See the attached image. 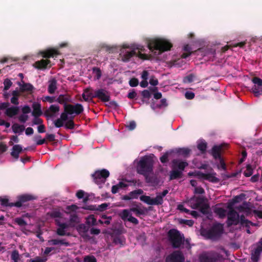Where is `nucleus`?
<instances>
[{
  "mask_svg": "<svg viewBox=\"0 0 262 262\" xmlns=\"http://www.w3.org/2000/svg\"><path fill=\"white\" fill-rule=\"evenodd\" d=\"M244 197L245 196L243 194L235 196L231 202L228 203L227 206L222 204L216 205L214 209L215 213L220 217H224L226 214L227 210L225 209L226 208L229 212L228 214V224L229 225L237 224L239 222H241L242 224H244L246 221L243 217L239 219V215L234 211L233 209L239 208V206L236 204L237 203H242Z\"/></svg>",
  "mask_w": 262,
  "mask_h": 262,
  "instance_id": "obj_1",
  "label": "nucleus"
},
{
  "mask_svg": "<svg viewBox=\"0 0 262 262\" xmlns=\"http://www.w3.org/2000/svg\"><path fill=\"white\" fill-rule=\"evenodd\" d=\"M187 165L188 164L185 162L180 160H174L172 166L173 170L170 173V179H175L180 177L182 171Z\"/></svg>",
  "mask_w": 262,
  "mask_h": 262,
  "instance_id": "obj_8",
  "label": "nucleus"
},
{
  "mask_svg": "<svg viewBox=\"0 0 262 262\" xmlns=\"http://www.w3.org/2000/svg\"><path fill=\"white\" fill-rule=\"evenodd\" d=\"M183 50H184V51L185 52H186V53H184L182 54V57L183 58H187L188 56H189L191 54V48H190V47H189V45H185L184 47Z\"/></svg>",
  "mask_w": 262,
  "mask_h": 262,
  "instance_id": "obj_33",
  "label": "nucleus"
},
{
  "mask_svg": "<svg viewBox=\"0 0 262 262\" xmlns=\"http://www.w3.org/2000/svg\"><path fill=\"white\" fill-rule=\"evenodd\" d=\"M109 175L110 172L108 170L102 169L96 171L93 175V177H94L95 182L99 185L104 183Z\"/></svg>",
  "mask_w": 262,
  "mask_h": 262,
  "instance_id": "obj_12",
  "label": "nucleus"
},
{
  "mask_svg": "<svg viewBox=\"0 0 262 262\" xmlns=\"http://www.w3.org/2000/svg\"><path fill=\"white\" fill-rule=\"evenodd\" d=\"M194 192L195 193L202 194L204 192V190L201 187H196L194 189Z\"/></svg>",
  "mask_w": 262,
  "mask_h": 262,
  "instance_id": "obj_62",
  "label": "nucleus"
},
{
  "mask_svg": "<svg viewBox=\"0 0 262 262\" xmlns=\"http://www.w3.org/2000/svg\"><path fill=\"white\" fill-rule=\"evenodd\" d=\"M12 84V83L10 80H5L4 82V90H8L11 87Z\"/></svg>",
  "mask_w": 262,
  "mask_h": 262,
  "instance_id": "obj_45",
  "label": "nucleus"
},
{
  "mask_svg": "<svg viewBox=\"0 0 262 262\" xmlns=\"http://www.w3.org/2000/svg\"><path fill=\"white\" fill-rule=\"evenodd\" d=\"M194 76L193 75H189L185 77L184 79L185 82H190L193 81Z\"/></svg>",
  "mask_w": 262,
  "mask_h": 262,
  "instance_id": "obj_54",
  "label": "nucleus"
},
{
  "mask_svg": "<svg viewBox=\"0 0 262 262\" xmlns=\"http://www.w3.org/2000/svg\"><path fill=\"white\" fill-rule=\"evenodd\" d=\"M114 243L117 245H123L124 243V240L119 237H116L114 239Z\"/></svg>",
  "mask_w": 262,
  "mask_h": 262,
  "instance_id": "obj_52",
  "label": "nucleus"
},
{
  "mask_svg": "<svg viewBox=\"0 0 262 262\" xmlns=\"http://www.w3.org/2000/svg\"><path fill=\"white\" fill-rule=\"evenodd\" d=\"M83 111V107L81 104H76L73 105H66L64 106V112L62 113L60 118L65 122L68 121L66 125L67 127L72 128L73 127L74 123L71 120H68V115H77L81 113Z\"/></svg>",
  "mask_w": 262,
  "mask_h": 262,
  "instance_id": "obj_5",
  "label": "nucleus"
},
{
  "mask_svg": "<svg viewBox=\"0 0 262 262\" xmlns=\"http://www.w3.org/2000/svg\"><path fill=\"white\" fill-rule=\"evenodd\" d=\"M64 123V122L60 118L55 121V125L56 126L59 127L63 126Z\"/></svg>",
  "mask_w": 262,
  "mask_h": 262,
  "instance_id": "obj_48",
  "label": "nucleus"
},
{
  "mask_svg": "<svg viewBox=\"0 0 262 262\" xmlns=\"http://www.w3.org/2000/svg\"><path fill=\"white\" fill-rule=\"evenodd\" d=\"M223 232V225L221 224H216L213 227L210 231L208 237L212 239H215L220 236Z\"/></svg>",
  "mask_w": 262,
  "mask_h": 262,
  "instance_id": "obj_17",
  "label": "nucleus"
},
{
  "mask_svg": "<svg viewBox=\"0 0 262 262\" xmlns=\"http://www.w3.org/2000/svg\"><path fill=\"white\" fill-rule=\"evenodd\" d=\"M262 251V238L259 242L253 246L251 254V260L252 262H257L259 256Z\"/></svg>",
  "mask_w": 262,
  "mask_h": 262,
  "instance_id": "obj_16",
  "label": "nucleus"
},
{
  "mask_svg": "<svg viewBox=\"0 0 262 262\" xmlns=\"http://www.w3.org/2000/svg\"><path fill=\"white\" fill-rule=\"evenodd\" d=\"M252 82L254 84L251 89L252 92L257 97L262 94V80L257 77H254L252 79Z\"/></svg>",
  "mask_w": 262,
  "mask_h": 262,
  "instance_id": "obj_15",
  "label": "nucleus"
},
{
  "mask_svg": "<svg viewBox=\"0 0 262 262\" xmlns=\"http://www.w3.org/2000/svg\"><path fill=\"white\" fill-rule=\"evenodd\" d=\"M76 196L79 199L82 198L83 197V196H84V192L83 191H82V190H79L76 193Z\"/></svg>",
  "mask_w": 262,
  "mask_h": 262,
  "instance_id": "obj_63",
  "label": "nucleus"
},
{
  "mask_svg": "<svg viewBox=\"0 0 262 262\" xmlns=\"http://www.w3.org/2000/svg\"><path fill=\"white\" fill-rule=\"evenodd\" d=\"M83 262H97V260L94 256L88 255L84 257Z\"/></svg>",
  "mask_w": 262,
  "mask_h": 262,
  "instance_id": "obj_41",
  "label": "nucleus"
},
{
  "mask_svg": "<svg viewBox=\"0 0 262 262\" xmlns=\"http://www.w3.org/2000/svg\"><path fill=\"white\" fill-rule=\"evenodd\" d=\"M34 133V130L31 127H28L26 128L25 133L27 135H32Z\"/></svg>",
  "mask_w": 262,
  "mask_h": 262,
  "instance_id": "obj_56",
  "label": "nucleus"
},
{
  "mask_svg": "<svg viewBox=\"0 0 262 262\" xmlns=\"http://www.w3.org/2000/svg\"><path fill=\"white\" fill-rule=\"evenodd\" d=\"M47 258H42L39 257H36L34 259H30L29 262H45Z\"/></svg>",
  "mask_w": 262,
  "mask_h": 262,
  "instance_id": "obj_46",
  "label": "nucleus"
},
{
  "mask_svg": "<svg viewBox=\"0 0 262 262\" xmlns=\"http://www.w3.org/2000/svg\"><path fill=\"white\" fill-rule=\"evenodd\" d=\"M93 75L95 79H98L101 77L100 70L98 68L93 69Z\"/></svg>",
  "mask_w": 262,
  "mask_h": 262,
  "instance_id": "obj_37",
  "label": "nucleus"
},
{
  "mask_svg": "<svg viewBox=\"0 0 262 262\" xmlns=\"http://www.w3.org/2000/svg\"><path fill=\"white\" fill-rule=\"evenodd\" d=\"M11 259L14 262H18L19 259V255L18 252L16 251H14L11 254Z\"/></svg>",
  "mask_w": 262,
  "mask_h": 262,
  "instance_id": "obj_40",
  "label": "nucleus"
},
{
  "mask_svg": "<svg viewBox=\"0 0 262 262\" xmlns=\"http://www.w3.org/2000/svg\"><path fill=\"white\" fill-rule=\"evenodd\" d=\"M77 209H78V207L75 205H72L71 206H68L67 207V211H66V213H67V214L72 213V212H75Z\"/></svg>",
  "mask_w": 262,
  "mask_h": 262,
  "instance_id": "obj_38",
  "label": "nucleus"
},
{
  "mask_svg": "<svg viewBox=\"0 0 262 262\" xmlns=\"http://www.w3.org/2000/svg\"><path fill=\"white\" fill-rule=\"evenodd\" d=\"M22 147L20 145H14L12 149L11 155L15 158L17 159L19 154L22 151Z\"/></svg>",
  "mask_w": 262,
  "mask_h": 262,
  "instance_id": "obj_26",
  "label": "nucleus"
},
{
  "mask_svg": "<svg viewBox=\"0 0 262 262\" xmlns=\"http://www.w3.org/2000/svg\"><path fill=\"white\" fill-rule=\"evenodd\" d=\"M168 237L172 246L174 248L180 246L184 238L180 232L175 229H171L169 231Z\"/></svg>",
  "mask_w": 262,
  "mask_h": 262,
  "instance_id": "obj_10",
  "label": "nucleus"
},
{
  "mask_svg": "<svg viewBox=\"0 0 262 262\" xmlns=\"http://www.w3.org/2000/svg\"><path fill=\"white\" fill-rule=\"evenodd\" d=\"M56 89V81L54 79H52L49 81V84L48 86V91L50 94L54 93Z\"/></svg>",
  "mask_w": 262,
  "mask_h": 262,
  "instance_id": "obj_29",
  "label": "nucleus"
},
{
  "mask_svg": "<svg viewBox=\"0 0 262 262\" xmlns=\"http://www.w3.org/2000/svg\"><path fill=\"white\" fill-rule=\"evenodd\" d=\"M189 176H194L198 179L205 180L211 182H217L219 179L216 177V173L212 170L209 172H202L200 171H195L194 172L188 173Z\"/></svg>",
  "mask_w": 262,
  "mask_h": 262,
  "instance_id": "obj_9",
  "label": "nucleus"
},
{
  "mask_svg": "<svg viewBox=\"0 0 262 262\" xmlns=\"http://www.w3.org/2000/svg\"><path fill=\"white\" fill-rule=\"evenodd\" d=\"M127 185L124 182H120L118 185H114L112 187V192L113 193H116L119 191L120 189L126 187Z\"/></svg>",
  "mask_w": 262,
  "mask_h": 262,
  "instance_id": "obj_27",
  "label": "nucleus"
},
{
  "mask_svg": "<svg viewBox=\"0 0 262 262\" xmlns=\"http://www.w3.org/2000/svg\"><path fill=\"white\" fill-rule=\"evenodd\" d=\"M142 94L144 98H148L150 97V93L147 90H144Z\"/></svg>",
  "mask_w": 262,
  "mask_h": 262,
  "instance_id": "obj_58",
  "label": "nucleus"
},
{
  "mask_svg": "<svg viewBox=\"0 0 262 262\" xmlns=\"http://www.w3.org/2000/svg\"><path fill=\"white\" fill-rule=\"evenodd\" d=\"M143 193V191L141 190H137L131 192L128 195L123 196V199L125 200L136 199L138 195Z\"/></svg>",
  "mask_w": 262,
  "mask_h": 262,
  "instance_id": "obj_25",
  "label": "nucleus"
},
{
  "mask_svg": "<svg viewBox=\"0 0 262 262\" xmlns=\"http://www.w3.org/2000/svg\"><path fill=\"white\" fill-rule=\"evenodd\" d=\"M128 221L135 224H137L138 223V220L136 218L132 216V215L129 216V217H128Z\"/></svg>",
  "mask_w": 262,
  "mask_h": 262,
  "instance_id": "obj_61",
  "label": "nucleus"
},
{
  "mask_svg": "<svg viewBox=\"0 0 262 262\" xmlns=\"http://www.w3.org/2000/svg\"><path fill=\"white\" fill-rule=\"evenodd\" d=\"M111 221V218L110 217H102V220H100L99 222L102 224H108L110 223Z\"/></svg>",
  "mask_w": 262,
  "mask_h": 262,
  "instance_id": "obj_51",
  "label": "nucleus"
},
{
  "mask_svg": "<svg viewBox=\"0 0 262 262\" xmlns=\"http://www.w3.org/2000/svg\"><path fill=\"white\" fill-rule=\"evenodd\" d=\"M224 145L221 144L219 145L214 146L212 149V155L215 159H218L220 162V164L218 165L219 168L224 169L225 165L224 161L221 158L220 154Z\"/></svg>",
  "mask_w": 262,
  "mask_h": 262,
  "instance_id": "obj_13",
  "label": "nucleus"
},
{
  "mask_svg": "<svg viewBox=\"0 0 262 262\" xmlns=\"http://www.w3.org/2000/svg\"><path fill=\"white\" fill-rule=\"evenodd\" d=\"M172 45L167 40L162 38H153L149 40L148 48L155 55L169 50Z\"/></svg>",
  "mask_w": 262,
  "mask_h": 262,
  "instance_id": "obj_4",
  "label": "nucleus"
},
{
  "mask_svg": "<svg viewBox=\"0 0 262 262\" xmlns=\"http://www.w3.org/2000/svg\"><path fill=\"white\" fill-rule=\"evenodd\" d=\"M22 111L24 114H28L30 112L31 109L28 106H25L23 107Z\"/></svg>",
  "mask_w": 262,
  "mask_h": 262,
  "instance_id": "obj_57",
  "label": "nucleus"
},
{
  "mask_svg": "<svg viewBox=\"0 0 262 262\" xmlns=\"http://www.w3.org/2000/svg\"><path fill=\"white\" fill-rule=\"evenodd\" d=\"M95 97H97L104 101H107L109 100L108 94L104 90H99L96 91L95 93Z\"/></svg>",
  "mask_w": 262,
  "mask_h": 262,
  "instance_id": "obj_21",
  "label": "nucleus"
},
{
  "mask_svg": "<svg viewBox=\"0 0 262 262\" xmlns=\"http://www.w3.org/2000/svg\"><path fill=\"white\" fill-rule=\"evenodd\" d=\"M38 132L40 133H44L45 130V126L43 125H39L37 127Z\"/></svg>",
  "mask_w": 262,
  "mask_h": 262,
  "instance_id": "obj_64",
  "label": "nucleus"
},
{
  "mask_svg": "<svg viewBox=\"0 0 262 262\" xmlns=\"http://www.w3.org/2000/svg\"><path fill=\"white\" fill-rule=\"evenodd\" d=\"M33 198L28 194H25L19 196V201L16 202L14 204H9L8 203V200L6 197L4 198H0V202L1 204L4 206H13L14 205L16 207H20L22 205V203L25 202L28 200H31L33 199Z\"/></svg>",
  "mask_w": 262,
  "mask_h": 262,
  "instance_id": "obj_11",
  "label": "nucleus"
},
{
  "mask_svg": "<svg viewBox=\"0 0 262 262\" xmlns=\"http://www.w3.org/2000/svg\"><path fill=\"white\" fill-rule=\"evenodd\" d=\"M140 199L141 201L149 205H156L162 203V196L160 195H157L154 199L149 196L142 195Z\"/></svg>",
  "mask_w": 262,
  "mask_h": 262,
  "instance_id": "obj_14",
  "label": "nucleus"
},
{
  "mask_svg": "<svg viewBox=\"0 0 262 262\" xmlns=\"http://www.w3.org/2000/svg\"><path fill=\"white\" fill-rule=\"evenodd\" d=\"M95 97V94L92 92V90L90 88L84 90L82 94V98L86 101H91L93 98Z\"/></svg>",
  "mask_w": 262,
  "mask_h": 262,
  "instance_id": "obj_22",
  "label": "nucleus"
},
{
  "mask_svg": "<svg viewBox=\"0 0 262 262\" xmlns=\"http://www.w3.org/2000/svg\"><path fill=\"white\" fill-rule=\"evenodd\" d=\"M186 204L192 208L199 209L203 213H206L209 208L207 200L202 198H192Z\"/></svg>",
  "mask_w": 262,
  "mask_h": 262,
  "instance_id": "obj_6",
  "label": "nucleus"
},
{
  "mask_svg": "<svg viewBox=\"0 0 262 262\" xmlns=\"http://www.w3.org/2000/svg\"><path fill=\"white\" fill-rule=\"evenodd\" d=\"M18 111V109L17 107L13 106L7 108L6 111V114L9 117H12L17 114Z\"/></svg>",
  "mask_w": 262,
  "mask_h": 262,
  "instance_id": "obj_28",
  "label": "nucleus"
},
{
  "mask_svg": "<svg viewBox=\"0 0 262 262\" xmlns=\"http://www.w3.org/2000/svg\"><path fill=\"white\" fill-rule=\"evenodd\" d=\"M184 260L182 253L177 251L168 255L166 258V262H183Z\"/></svg>",
  "mask_w": 262,
  "mask_h": 262,
  "instance_id": "obj_18",
  "label": "nucleus"
},
{
  "mask_svg": "<svg viewBox=\"0 0 262 262\" xmlns=\"http://www.w3.org/2000/svg\"><path fill=\"white\" fill-rule=\"evenodd\" d=\"M52 215L58 226L57 233L59 235H66V230L70 227H75L79 222L77 216L74 215H71L68 224L66 223L64 215L60 212H54Z\"/></svg>",
  "mask_w": 262,
  "mask_h": 262,
  "instance_id": "obj_3",
  "label": "nucleus"
},
{
  "mask_svg": "<svg viewBox=\"0 0 262 262\" xmlns=\"http://www.w3.org/2000/svg\"><path fill=\"white\" fill-rule=\"evenodd\" d=\"M178 209H179L180 210H181L182 211H184L185 212H189V210L188 209H187L186 208H185L184 207V205H183V204L179 205L178 206Z\"/></svg>",
  "mask_w": 262,
  "mask_h": 262,
  "instance_id": "obj_55",
  "label": "nucleus"
},
{
  "mask_svg": "<svg viewBox=\"0 0 262 262\" xmlns=\"http://www.w3.org/2000/svg\"><path fill=\"white\" fill-rule=\"evenodd\" d=\"M137 168L138 172L144 175L147 181L149 182L150 181L148 180L147 176L152 171V169L148 158H142L139 161Z\"/></svg>",
  "mask_w": 262,
  "mask_h": 262,
  "instance_id": "obj_7",
  "label": "nucleus"
},
{
  "mask_svg": "<svg viewBox=\"0 0 262 262\" xmlns=\"http://www.w3.org/2000/svg\"><path fill=\"white\" fill-rule=\"evenodd\" d=\"M42 123V120L38 118V117H35L33 120V124H40Z\"/></svg>",
  "mask_w": 262,
  "mask_h": 262,
  "instance_id": "obj_59",
  "label": "nucleus"
},
{
  "mask_svg": "<svg viewBox=\"0 0 262 262\" xmlns=\"http://www.w3.org/2000/svg\"><path fill=\"white\" fill-rule=\"evenodd\" d=\"M49 243L50 245H58V244H65L68 245L67 243L64 242L63 241L57 240V239H52L49 241Z\"/></svg>",
  "mask_w": 262,
  "mask_h": 262,
  "instance_id": "obj_42",
  "label": "nucleus"
},
{
  "mask_svg": "<svg viewBox=\"0 0 262 262\" xmlns=\"http://www.w3.org/2000/svg\"><path fill=\"white\" fill-rule=\"evenodd\" d=\"M59 111V107L57 105H51L50 107L45 112V115L47 117L53 118L55 117Z\"/></svg>",
  "mask_w": 262,
  "mask_h": 262,
  "instance_id": "obj_19",
  "label": "nucleus"
},
{
  "mask_svg": "<svg viewBox=\"0 0 262 262\" xmlns=\"http://www.w3.org/2000/svg\"><path fill=\"white\" fill-rule=\"evenodd\" d=\"M181 223H183L188 225L189 226H192L193 224V222L192 220H181L180 221Z\"/></svg>",
  "mask_w": 262,
  "mask_h": 262,
  "instance_id": "obj_50",
  "label": "nucleus"
},
{
  "mask_svg": "<svg viewBox=\"0 0 262 262\" xmlns=\"http://www.w3.org/2000/svg\"><path fill=\"white\" fill-rule=\"evenodd\" d=\"M198 148L201 151H204L206 148V143L203 141H200L198 144Z\"/></svg>",
  "mask_w": 262,
  "mask_h": 262,
  "instance_id": "obj_39",
  "label": "nucleus"
},
{
  "mask_svg": "<svg viewBox=\"0 0 262 262\" xmlns=\"http://www.w3.org/2000/svg\"><path fill=\"white\" fill-rule=\"evenodd\" d=\"M167 159H168V154H165V155L162 156L160 158L161 161L162 163L166 162L167 161Z\"/></svg>",
  "mask_w": 262,
  "mask_h": 262,
  "instance_id": "obj_60",
  "label": "nucleus"
},
{
  "mask_svg": "<svg viewBox=\"0 0 262 262\" xmlns=\"http://www.w3.org/2000/svg\"><path fill=\"white\" fill-rule=\"evenodd\" d=\"M12 129L15 133H20L24 130L25 127L23 125L15 123L12 126Z\"/></svg>",
  "mask_w": 262,
  "mask_h": 262,
  "instance_id": "obj_31",
  "label": "nucleus"
},
{
  "mask_svg": "<svg viewBox=\"0 0 262 262\" xmlns=\"http://www.w3.org/2000/svg\"><path fill=\"white\" fill-rule=\"evenodd\" d=\"M129 84L131 86H136L138 84V80L136 78H132L129 81Z\"/></svg>",
  "mask_w": 262,
  "mask_h": 262,
  "instance_id": "obj_49",
  "label": "nucleus"
},
{
  "mask_svg": "<svg viewBox=\"0 0 262 262\" xmlns=\"http://www.w3.org/2000/svg\"><path fill=\"white\" fill-rule=\"evenodd\" d=\"M144 51V47L139 45H124L120 50V55L123 61H128L134 55L142 60L150 59L151 56L145 54Z\"/></svg>",
  "mask_w": 262,
  "mask_h": 262,
  "instance_id": "obj_2",
  "label": "nucleus"
},
{
  "mask_svg": "<svg viewBox=\"0 0 262 262\" xmlns=\"http://www.w3.org/2000/svg\"><path fill=\"white\" fill-rule=\"evenodd\" d=\"M13 97L11 99V102L13 104H17L18 102V97L19 95V93L18 91H14L12 92Z\"/></svg>",
  "mask_w": 262,
  "mask_h": 262,
  "instance_id": "obj_32",
  "label": "nucleus"
},
{
  "mask_svg": "<svg viewBox=\"0 0 262 262\" xmlns=\"http://www.w3.org/2000/svg\"><path fill=\"white\" fill-rule=\"evenodd\" d=\"M96 220L95 219L94 215H90L87 219H86V223L89 225H94L96 224Z\"/></svg>",
  "mask_w": 262,
  "mask_h": 262,
  "instance_id": "obj_36",
  "label": "nucleus"
},
{
  "mask_svg": "<svg viewBox=\"0 0 262 262\" xmlns=\"http://www.w3.org/2000/svg\"><path fill=\"white\" fill-rule=\"evenodd\" d=\"M121 218L124 221H128L129 216H131L130 211L127 210H124L120 214Z\"/></svg>",
  "mask_w": 262,
  "mask_h": 262,
  "instance_id": "obj_35",
  "label": "nucleus"
},
{
  "mask_svg": "<svg viewBox=\"0 0 262 262\" xmlns=\"http://www.w3.org/2000/svg\"><path fill=\"white\" fill-rule=\"evenodd\" d=\"M33 66L38 69H43L50 67V61L48 59H42L35 62Z\"/></svg>",
  "mask_w": 262,
  "mask_h": 262,
  "instance_id": "obj_20",
  "label": "nucleus"
},
{
  "mask_svg": "<svg viewBox=\"0 0 262 262\" xmlns=\"http://www.w3.org/2000/svg\"><path fill=\"white\" fill-rule=\"evenodd\" d=\"M61 96H60L57 99H55L54 97L50 96H46L42 98V100L43 101H48L49 103H53L55 101H58L59 103H62V101L61 100Z\"/></svg>",
  "mask_w": 262,
  "mask_h": 262,
  "instance_id": "obj_30",
  "label": "nucleus"
},
{
  "mask_svg": "<svg viewBox=\"0 0 262 262\" xmlns=\"http://www.w3.org/2000/svg\"><path fill=\"white\" fill-rule=\"evenodd\" d=\"M244 174L246 177H250L252 174V169L250 165H248L246 167V170L244 172Z\"/></svg>",
  "mask_w": 262,
  "mask_h": 262,
  "instance_id": "obj_43",
  "label": "nucleus"
},
{
  "mask_svg": "<svg viewBox=\"0 0 262 262\" xmlns=\"http://www.w3.org/2000/svg\"><path fill=\"white\" fill-rule=\"evenodd\" d=\"M20 89L23 91H31L33 89L32 85L29 83H24L20 86Z\"/></svg>",
  "mask_w": 262,
  "mask_h": 262,
  "instance_id": "obj_34",
  "label": "nucleus"
},
{
  "mask_svg": "<svg viewBox=\"0 0 262 262\" xmlns=\"http://www.w3.org/2000/svg\"><path fill=\"white\" fill-rule=\"evenodd\" d=\"M185 97L188 99H191L194 98V94L191 92H187L185 93Z\"/></svg>",
  "mask_w": 262,
  "mask_h": 262,
  "instance_id": "obj_53",
  "label": "nucleus"
},
{
  "mask_svg": "<svg viewBox=\"0 0 262 262\" xmlns=\"http://www.w3.org/2000/svg\"><path fill=\"white\" fill-rule=\"evenodd\" d=\"M33 112L32 115L34 117H38L40 116L42 113L41 110V105L38 103H34L32 105Z\"/></svg>",
  "mask_w": 262,
  "mask_h": 262,
  "instance_id": "obj_24",
  "label": "nucleus"
},
{
  "mask_svg": "<svg viewBox=\"0 0 262 262\" xmlns=\"http://www.w3.org/2000/svg\"><path fill=\"white\" fill-rule=\"evenodd\" d=\"M15 222L20 226H24L27 224L24 219L21 218H16L15 219Z\"/></svg>",
  "mask_w": 262,
  "mask_h": 262,
  "instance_id": "obj_44",
  "label": "nucleus"
},
{
  "mask_svg": "<svg viewBox=\"0 0 262 262\" xmlns=\"http://www.w3.org/2000/svg\"><path fill=\"white\" fill-rule=\"evenodd\" d=\"M136 126V122L134 121L129 122L128 124L127 125V127L129 130L134 129L135 128Z\"/></svg>",
  "mask_w": 262,
  "mask_h": 262,
  "instance_id": "obj_47",
  "label": "nucleus"
},
{
  "mask_svg": "<svg viewBox=\"0 0 262 262\" xmlns=\"http://www.w3.org/2000/svg\"><path fill=\"white\" fill-rule=\"evenodd\" d=\"M43 57L49 58L51 57H54L55 55H58L59 53L55 49H49L46 51H42L40 53Z\"/></svg>",
  "mask_w": 262,
  "mask_h": 262,
  "instance_id": "obj_23",
  "label": "nucleus"
}]
</instances>
